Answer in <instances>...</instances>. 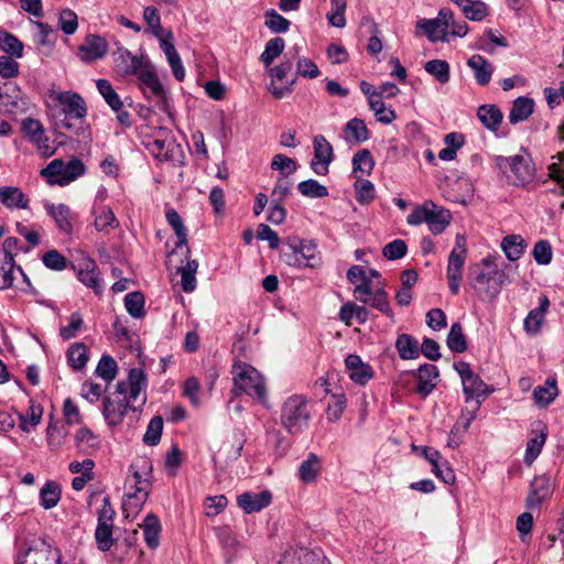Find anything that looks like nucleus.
Here are the masks:
<instances>
[{
	"label": "nucleus",
	"instance_id": "obj_1",
	"mask_svg": "<svg viewBox=\"0 0 564 564\" xmlns=\"http://www.w3.org/2000/svg\"><path fill=\"white\" fill-rule=\"evenodd\" d=\"M312 417L308 400L303 394H293L282 404L280 421L291 435L303 433Z\"/></svg>",
	"mask_w": 564,
	"mask_h": 564
},
{
	"label": "nucleus",
	"instance_id": "obj_2",
	"mask_svg": "<svg viewBox=\"0 0 564 564\" xmlns=\"http://www.w3.org/2000/svg\"><path fill=\"white\" fill-rule=\"evenodd\" d=\"M496 167L502 173L507 183L522 186L534 176V167L528 155L496 156Z\"/></svg>",
	"mask_w": 564,
	"mask_h": 564
},
{
	"label": "nucleus",
	"instance_id": "obj_3",
	"mask_svg": "<svg viewBox=\"0 0 564 564\" xmlns=\"http://www.w3.org/2000/svg\"><path fill=\"white\" fill-rule=\"evenodd\" d=\"M232 393L239 397L243 393L260 402L267 401V389L262 375L251 366L239 367L234 373Z\"/></svg>",
	"mask_w": 564,
	"mask_h": 564
},
{
	"label": "nucleus",
	"instance_id": "obj_4",
	"mask_svg": "<svg viewBox=\"0 0 564 564\" xmlns=\"http://www.w3.org/2000/svg\"><path fill=\"white\" fill-rule=\"evenodd\" d=\"M454 369L460 377L466 403L480 405L491 392V389L475 373L466 361H457Z\"/></svg>",
	"mask_w": 564,
	"mask_h": 564
},
{
	"label": "nucleus",
	"instance_id": "obj_5",
	"mask_svg": "<svg viewBox=\"0 0 564 564\" xmlns=\"http://www.w3.org/2000/svg\"><path fill=\"white\" fill-rule=\"evenodd\" d=\"M116 511L110 503V499L106 496L102 499V505L98 510L97 527L95 530V540L97 547L102 551H109L116 540L112 538L113 519Z\"/></svg>",
	"mask_w": 564,
	"mask_h": 564
},
{
	"label": "nucleus",
	"instance_id": "obj_6",
	"mask_svg": "<svg viewBox=\"0 0 564 564\" xmlns=\"http://www.w3.org/2000/svg\"><path fill=\"white\" fill-rule=\"evenodd\" d=\"M85 173L82 160L73 158L67 163L62 160H53L41 172L42 175L54 178V183L62 186L69 184Z\"/></svg>",
	"mask_w": 564,
	"mask_h": 564
},
{
	"label": "nucleus",
	"instance_id": "obj_7",
	"mask_svg": "<svg viewBox=\"0 0 564 564\" xmlns=\"http://www.w3.org/2000/svg\"><path fill=\"white\" fill-rule=\"evenodd\" d=\"M145 402V394L141 398L139 406L130 404L129 401H127V399L123 398L122 395H118L115 393L112 395H105L102 415L108 425L117 426L123 421L128 410L137 411L139 408L143 406Z\"/></svg>",
	"mask_w": 564,
	"mask_h": 564
},
{
	"label": "nucleus",
	"instance_id": "obj_8",
	"mask_svg": "<svg viewBox=\"0 0 564 564\" xmlns=\"http://www.w3.org/2000/svg\"><path fill=\"white\" fill-rule=\"evenodd\" d=\"M492 276L494 269L491 268L490 256L484 258L480 263L470 267L471 285L484 301L491 302L494 300V291L490 286Z\"/></svg>",
	"mask_w": 564,
	"mask_h": 564
},
{
	"label": "nucleus",
	"instance_id": "obj_9",
	"mask_svg": "<svg viewBox=\"0 0 564 564\" xmlns=\"http://www.w3.org/2000/svg\"><path fill=\"white\" fill-rule=\"evenodd\" d=\"M17 564H61V554L45 540L39 539L18 556Z\"/></svg>",
	"mask_w": 564,
	"mask_h": 564
},
{
	"label": "nucleus",
	"instance_id": "obj_10",
	"mask_svg": "<svg viewBox=\"0 0 564 564\" xmlns=\"http://www.w3.org/2000/svg\"><path fill=\"white\" fill-rule=\"evenodd\" d=\"M147 386L148 379L143 369L134 367L129 370L127 381L117 382L115 394L122 395L130 404H133L139 399L141 392L145 391Z\"/></svg>",
	"mask_w": 564,
	"mask_h": 564
},
{
	"label": "nucleus",
	"instance_id": "obj_11",
	"mask_svg": "<svg viewBox=\"0 0 564 564\" xmlns=\"http://www.w3.org/2000/svg\"><path fill=\"white\" fill-rule=\"evenodd\" d=\"M313 149L314 158L311 162V169L315 174L325 176L334 159L333 147L324 135L317 134L313 140Z\"/></svg>",
	"mask_w": 564,
	"mask_h": 564
},
{
	"label": "nucleus",
	"instance_id": "obj_12",
	"mask_svg": "<svg viewBox=\"0 0 564 564\" xmlns=\"http://www.w3.org/2000/svg\"><path fill=\"white\" fill-rule=\"evenodd\" d=\"M451 19V10L449 9H441L435 19H421L417 21V28L423 30L427 35L429 40L432 42H448V36L446 34L447 22Z\"/></svg>",
	"mask_w": 564,
	"mask_h": 564
},
{
	"label": "nucleus",
	"instance_id": "obj_13",
	"mask_svg": "<svg viewBox=\"0 0 564 564\" xmlns=\"http://www.w3.org/2000/svg\"><path fill=\"white\" fill-rule=\"evenodd\" d=\"M410 373L417 379L414 392L422 399L427 398L436 388L440 371L435 365H421L416 370H412Z\"/></svg>",
	"mask_w": 564,
	"mask_h": 564
},
{
	"label": "nucleus",
	"instance_id": "obj_14",
	"mask_svg": "<svg viewBox=\"0 0 564 564\" xmlns=\"http://www.w3.org/2000/svg\"><path fill=\"white\" fill-rule=\"evenodd\" d=\"M55 99L63 107L62 110L66 118L82 120L86 117V102L79 94L73 91H62L56 95Z\"/></svg>",
	"mask_w": 564,
	"mask_h": 564
},
{
	"label": "nucleus",
	"instance_id": "obj_15",
	"mask_svg": "<svg viewBox=\"0 0 564 564\" xmlns=\"http://www.w3.org/2000/svg\"><path fill=\"white\" fill-rule=\"evenodd\" d=\"M108 52L107 41L99 35L89 34L78 47L79 58L85 63H91L102 58Z\"/></svg>",
	"mask_w": 564,
	"mask_h": 564
},
{
	"label": "nucleus",
	"instance_id": "obj_16",
	"mask_svg": "<svg viewBox=\"0 0 564 564\" xmlns=\"http://www.w3.org/2000/svg\"><path fill=\"white\" fill-rule=\"evenodd\" d=\"M76 270L77 279L86 286L93 289L95 293L102 291L101 280L96 262L90 258H84L77 267H73Z\"/></svg>",
	"mask_w": 564,
	"mask_h": 564
},
{
	"label": "nucleus",
	"instance_id": "obj_17",
	"mask_svg": "<svg viewBox=\"0 0 564 564\" xmlns=\"http://www.w3.org/2000/svg\"><path fill=\"white\" fill-rule=\"evenodd\" d=\"M272 495L269 490L260 492L246 491L237 497V505L245 513L259 512L271 503Z\"/></svg>",
	"mask_w": 564,
	"mask_h": 564
},
{
	"label": "nucleus",
	"instance_id": "obj_18",
	"mask_svg": "<svg viewBox=\"0 0 564 564\" xmlns=\"http://www.w3.org/2000/svg\"><path fill=\"white\" fill-rule=\"evenodd\" d=\"M345 366L349 378L359 386H365L373 377V370L370 365L365 364L360 356L350 354L345 359Z\"/></svg>",
	"mask_w": 564,
	"mask_h": 564
},
{
	"label": "nucleus",
	"instance_id": "obj_19",
	"mask_svg": "<svg viewBox=\"0 0 564 564\" xmlns=\"http://www.w3.org/2000/svg\"><path fill=\"white\" fill-rule=\"evenodd\" d=\"M135 75L147 98L162 94V89H164V87L154 72L153 66L149 62H145Z\"/></svg>",
	"mask_w": 564,
	"mask_h": 564
},
{
	"label": "nucleus",
	"instance_id": "obj_20",
	"mask_svg": "<svg viewBox=\"0 0 564 564\" xmlns=\"http://www.w3.org/2000/svg\"><path fill=\"white\" fill-rule=\"evenodd\" d=\"M467 253L451 252L448 256L446 276L448 280V288L452 294L456 295L460 289L463 279V268L466 261Z\"/></svg>",
	"mask_w": 564,
	"mask_h": 564
},
{
	"label": "nucleus",
	"instance_id": "obj_21",
	"mask_svg": "<svg viewBox=\"0 0 564 564\" xmlns=\"http://www.w3.org/2000/svg\"><path fill=\"white\" fill-rule=\"evenodd\" d=\"M553 491L551 478L546 475L536 476L531 482V491L527 498L529 508H535L551 497Z\"/></svg>",
	"mask_w": 564,
	"mask_h": 564
},
{
	"label": "nucleus",
	"instance_id": "obj_22",
	"mask_svg": "<svg viewBox=\"0 0 564 564\" xmlns=\"http://www.w3.org/2000/svg\"><path fill=\"white\" fill-rule=\"evenodd\" d=\"M112 55L117 73L124 76L135 75L144 64L139 57L132 55L123 47H119Z\"/></svg>",
	"mask_w": 564,
	"mask_h": 564
},
{
	"label": "nucleus",
	"instance_id": "obj_23",
	"mask_svg": "<svg viewBox=\"0 0 564 564\" xmlns=\"http://www.w3.org/2000/svg\"><path fill=\"white\" fill-rule=\"evenodd\" d=\"M149 487L148 480H135L130 485L123 500V510L128 511L131 508L139 511L148 499Z\"/></svg>",
	"mask_w": 564,
	"mask_h": 564
},
{
	"label": "nucleus",
	"instance_id": "obj_24",
	"mask_svg": "<svg viewBox=\"0 0 564 564\" xmlns=\"http://www.w3.org/2000/svg\"><path fill=\"white\" fill-rule=\"evenodd\" d=\"M550 301L546 295L539 297V306L529 312L523 322L524 330L528 334L536 335L545 318V313L549 310Z\"/></svg>",
	"mask_w": 564,
	"mask_h": 564
},
{
	"label": "nucleus",
	"instance_id": "obj_25",
	"mask_svg": "<svg viewBox=\"0 0 564 564\" xmlns=\"http://www.w3.org/2000/svg\"><path fill=\"white\" fill-rule=\"evenodd\" d=\"M0 203L8 209H26L30 199L17 186L0 187Z\"/></svg>",
	"mask_w": 564,
	"mask_h": 564
},
{
	"label": "nucleus",
	"instance_id": "obj_26",
	"mask_svg": "<svg viewBox=\"0 0 564 564\" xmlns=\"http://www.w3.org/2000/svg\"><path fill=\"white\" fill-rule=\"evenodd\" d=\"M322 471L321 458L315 453H310L297 468V477L304 484H313Z\"/></svg>",
	"mask_w": 564,
	"mask_h": 564
},
{
	"label": "nucleus",
	"instance_id": "obj_27",
	"mask_svg": "<svg viewBox=\"0 0 564 564\" xmlns=\"http://www.w3.org/2000/svg\"><path fill=\"white\" fill-rule=\"evenodd\" d=\"M165 217H166L167 224L173 228V230L177 237V240L175 242V248L176 249L185 248V257L188 258L191 250L187 246V242H188L187 229L184 226L183 219L181 218L178 213L173 208H170L166 210Z\"/></svg>",
	"mask_w": 564,
	"mask_h": 564
},
{
	"label": "nucleus",
	"instance_id": "obj_28",
	"mask_svg": "<svg viewBox=\"0 0 564 564\" xmlns=\"http://www.w3.org/2000/svg\"><path fill=\"white\" fill-rule=\"evenodd\" d=\"M47 214L54 219L57 228L64 234H70L73 231V225L70 220V209L65 204L54 205L52 203H45L44 205Z\"/></svg>",
	"mask_w": 564,
	"mask_h": 564
},
{
	"label": "nucleus",
	"instance_id": "obj_29",
	"mask_svg": "<svg viewBox=\"0 0 564 564\" xmlns=\"http://www.w3.org/2000/svg\"><path fill=\"white\" fill-rule=\"evenodd\" d=\"M95 217L94 226L96 230L101 232H109L119 226V220L116 218L112 209L104 205H95L93 208Z\"/></svg>",
	"mask_w": 564,
	"mask_h": 564
},
{
	"label": "nucleus",
	"instance_id": "obj_30",
	"mask_svg": "<svg viewBox=\"0 0 564 564\" xmlns=\"http://www.w3.org/2000/svg\"><path fill=\"white\" fill-rule=\"evenodd\" d=\"M500 247L509 261H517L523 256L527 242L521 235L511 234L503 237Z\"/></svg>",
	"mask_w": 564,
	"mask_h": 564
},
{
	"label": "nucleus",
	"instance_id": "obj_31",
	"mask_svg": "<svg viewBox=\"0 0 564 564\" xmlns=\"http://www.w3.org/2000/svg\"><path fill=\"white\" fill-rule=\"evenodd\" d=\"M467 65L473 70L478 85L486 86L489 84L492 75V67L488 61H486L481 55L475 54L468 58Z\"/></svg>",
	"mask_w": 564,
	"mask_h": 564
},
{
	"label": "nucleus",
	"instance_id": "obj_32",
	"mask_svg": "<svg viewBox=\"0 0 564 564\" xmlns=\"http://www.w3.org/2000/svg\"><path fill=\"white\" fill-rule=\"evenodd\" d=\"M452 214L448 209L437 206L435 204V208H430L429 217H427V226L432 234L440 235L442 234L451 224Z\"/></svg>",
	"mask_w": 564,
	"mask_h": 564
},
{
	"label": "nucleus",
	"instance_id": "obj_33",
	"mask_svg": "<svg viewBox=\"0 0 564 564\" xmlns=\"http://www.w3.org/2000/svg\"><path fill=\"white\" fill-rule=\"evenodd\" d=\"M357 300L380 311L382 314L388 316L391 321L394 319V314L390 307L388 293L383 290V288H378L373 292V294H371L368 297H362V296L357 295Z\"/></svg>",
	"mask_w": 564,
	"mask_h": 564
},
{
	"label": "nucleus",
	"instance_id": "obj_34",
	"mask_svg": "<svg viewBox=\"0 0 564 564\" xmlns=\"http://www.w3.org/2000/svg\"><path fill=\"white\" fill-rule=\"evenodd\" d=\"M142 529L145 544L151 550H155L160 545V519L155 514L149 513L143 520Z\"/></svg>",
	"mask_w": 564,
	"mask_h": 564
},
{
	"label": "nucleus",
	"instance_id": "obj_35",
	"mask_svg": "<svg viewBox=\"0 0 564 564\" xmlns=\"http://www.w3.org/2000/svg\"><path fill=\"white\" fill-rule=\"evenodd\" d=\"M395 349L401 359H416L420 356L419 341L409 334H400L395 340Z\"/></svg>",
	"mask_w": 564,
	"mask_h": 564
},
{
	"label": "nucleus",
	"instance_id": "obj_36",
	"mask_svg": "<svg viewBox=\"0 0 564 564\" xmlns=\"http://www.w3.org/2000/svg\"><path fill=\"white\" fill-rule=\"evenodd\" d=\"M75 442L78 451L85 455L94 454L100 445L99 437L88 427H82L76 432Z\"/></svg>",
	"mask_w": 564,
	"mask_h": 564
},
{
	"label": "nucleus",
	"instance_id": "obj_37",
	"mask_svg": "<svg viewBox=\"0 0 564 564\" xmlns=\"http://www.w3.org/2000/svg\"><path fill=\"white\" fill-rule=\"evenodd\" d=\"M301 254L302 262L306 268H316L321 264V257L317 252V246L314 241L297 240L293 241Z\"/></svg>",
	"mask_w": 564,
	"mask_h": 564
},
{
	"label": "nucleus",
	"instance_id": "obj_38",
	"mask_svg": "<svg viewBox=\"0 0 564 564\" xmlns=\"http://www.w3.org/2000/svg\"><path fill=\"white\" fill-rule=\"evenodd\" d=\"M375 161L371 152L368 149H361L357 151L352 156V175L357 176L360 173L361 177L370 175L373 170Z\"/></svg>",
	"mask_w": 564,
	"mask_h": 564
},
{
	"label": "nucleus",
	"instance_id": "obj_39",
	"mask_svg": "<svg viewBox=\"0 0 564 564\" xmlns=\"http://www.w3.org/2000/svg\"><path fill=\"white\" fill-rule=\"evenodd\" d=\"M534 101L528 97H518L512 105L509 120L511 123H517L529 118L533 112Z\"/></svg>",
	"mask_w": 564,
	"mask_h": 564
},
{
	"label": "nucleus",
	"instance_id": "obj_40",
	"mask_svg": "<svg viewBox=\"0 0 564 564\" xmlns=\"http://www.w3.org/2000/svg\"><path fill=\"white\" fill-rule=\"evenodd\" d=\"M198 262L196 260H187L185 265L178 268L181 273V288L185 293H192L197 285L196 272Z\"/></svg>",
	"mask_w": 564,
	"mask_h": 564
},
{
	"label": "nucleus",
	"instance_id": "obj_41",
	"mask_svg": "<svg viewBox=\"0 0 564 564\" xmlns=\"http://www.w3.org/2000/svg\"><path fill=\"white\" fill-rule=\"evenodd\" d=\"M88 349L83 343L72 344L67 350V361L74 370H82L88 361Z\"/></svg>",
	"mask_w": 564,
	"mask_h": 564
},
{
	"label": "nucleus",
	"instance_id": "obj_42",
	"mask_svg": "<svg viewBox=\"0 0 564 564\" xmlns=\"http://www.w3.org/2000/svg\"><path fill=\"white\" fill-rule=\"evenodd\" d=\"M61 486L55 481H47L40 490L41 506L48 510L54 508L61 500Z\"/></svg>",
	"mask_w": 564,
	"mask_h": 564
},
{
	"label": "nucleus",
	"instance_id": "obj_43",
	"mask_svg": "<svg viewBox=\"0 0 564 564\" xmlns=\"http://www.w3.org/2000/svg\"><path fill=\"white\" fill-rule=\"evenodd\" d=\"M284 47L285 42L282 37L276 36L269 40L264 46V51L260 55V62L265 67H270L274 59L283 53Z\"/></svg>",
	"mask_w": 564,
	"mask_h": 564
},
{
	"label": "nucleus",
	"instance_id": "obj_44",
	"mask_svg": "<svg viewBox=\"0 0 564 564\" xmlns=\"http://www.w3.org/2000/svg\"><path fill=\"white\" fill-rule=\"evenodd\" d=\"M0 48L12 57L21 58L24 45L14 34L0 31Z\"/></svg>",
	"mask_w": 564,
	"mask_h": 564
},
{
	"label": "nucleus",
	"instance_id": "obj_45",
	"mask_svg": "<svg viewBox=\"0 0 564 564\" xmlns=\"http://www.w3.org/2000/svg\"><path fill=\"white\" fill-rule=\"evenodd\" d=\"M557 395L555 379H546L543 386H538L533 391V399L536 404L545 406Z\"/></svg>",
	"mask_w": 564,
	"mask_h": 564
},
{
	"label": "nucleus",
	"instance_id": "obj_46",
	"mask_svg": "<svg viewBox=\"0 0 564 564\" xmlns=\"http://www.w3.org/2000/svg\"><path fill=\"white\" fill-rule=\"evenodd\" d=\"M96 87L98 89V93L102 96L107 105L112 110H119L123 107V102L120 98V96L116 93L113 89L111 83L107 79H98L96 82Z\"/></svg>",
	"mask_w": 564,
	"mask_h": 564
},
{
	"label": "nucleus",
	"instance_id": "obj_47",
	"mask_svg": "<svg viewBox=\"0 0 564 564\" xmlns=\"http://www.w3.org/2000/svg\"><path fill=\"white\" fill-rule=\"evenodd\" d=\"M447 347L453 352H464L467 350L466 337L459 323L452 324L446 338Z\"/></svg>",
	"mask_w": 564,
	"mask_h": 564
},
{
	"label": "nucleus",
	"instance_id": "obj_48",
	"mask_svg": "<svg viewBox=\"0 0 564 564\" xmlns=\"http://www.w3.org/2000/svg\"><path fill=\"white\" fill-rule=\"evenodd\" d=\"M424 70L432 75L440 84H447L451 78L449 64L444 59H431L424 65Z\"/></svg>",
	"mask_w": 564,
	"mask_h": 564
},
{
	"label": "nucleus",
	"instance_id": "obj_49",
	"mask_svg": "<svg viewBox=\"0 0 564 564\" xmlns=\"http://www.w3.org/2000/svg\"><path fill=\"white\" fill-rule=\"evenodd\" d=\"M300 48L294 46L289 53L285 55V58L276 66L269 68V74L273 79L284 80L286 75L293 68V58L297 57Z\"/></svg>",
	"mask_w": 564,
	"mask_h": 564
},
{
	"label": "nucleus",
	"instance_id": "obj_50",
	"mask_svg": "<svg viewBox=\"0 0 564 564\" xmlns=\"http://www.w3.org/2000/svg\"><path fill=\"white\" fill-rule=\"evenodd\" d=\"M143 19L148 24V32H150L153 36L160 37L165 34L170 30L163 29L161 25V17L155 7L148 6L143 10Z\"/></svg>",
	"mask_w": 564,
	"mask_h": 564
},
{
	"label": "nucleus",
	"instance_id": "obj_51",
	"mask_svg": "<svg viewBox=\"0 0 564 564\" xmlns=\"http://www.w3.org/2000/svg\"><path fill=\"white\" fill-rule=\"evenodd\" d=\"M144 295L139 291L130 292L124 296L126 310L133 318L144 316Z\"/></svg>",
	"mask_w": 564,
	"mask_h": 564
},
{
	"label": "nucleus",
	"instance_id": "obj_52",
	"mask_svg": "<svg viewBox=\"0 0 564 564\" xmlns=\"http://www.w3.org/2000/svg\"><path fill=\"white\" fill-rule=\"evenodd\" d=\"M369 107L375 112L377 120L383 124H389L397 118L395 111L392 108H387L381 98L371 96Z\"/></svg>",
	"mask_w": 564,
	"mask_h": 564
},
{
	"label": "nucleus",
	"instance_id": "obj_53",
	"mask_svg": "<svg viewBox=\"0 0 564 564\" xmlns=\"http://www.w3.org/2000/svg\"><path fill=\"white\" fill-rule=\"evenodd\" d=\"M117 372L118 365L116 360L109 355H104L96 367V375L109 383L116 378Z\"/></svg>",
	"mask_w": 564,
	"mask_h": 564
},
{
	"label": "nucleus",
	"instance_id": "obj_54",
	"mask_svg": "<svg viewBox=\"0 0 564 564\" xmlns=\"http://www.w3.org/2000/svg\"><path fill=\"white\" fill-rule=\"evenodd\" d=\"M85 329V322L79 312H74L69 316V322L66 326L59 328V336L64 340L75 338L77 334Z\"/></svg>",
	"mask_w": 564,
	"mask_h": 564
},
{
	"label": "nucleus",
	"instance_id": "obj_55",
	"mask_svg": "<svg viewBox=\"0 0 564 564\" xmlns=\"http://www.w3.org/2000/svg\"><path fill=\"white\" fill-rule=\"evenodd\" d=\"M163 431V419L160 415L153 416L143 435V443L149 446L158 445L161 441Z\"/></svg>",
	"mask_w": 564,
	"mask_h": 564
},
{
	"label": "nucleus",
	"instance_id": "obj_56",
	"mask_svg": "<svg viewBox=\"0 0 564 564\" xmlns=\"http://www.w3.org/2000/svg\"><path fill=\"white\" fill-rule=\"evenodd\" d=\"M297 189L303 196L310 198H323L328 195L327 187L313 178L300 182Z\"/></svg>",
	"mask_w": 564,
	"mask_h": 564
},
{
	"label": "nucleus",
	"instance_id": "obj_57",
	"mask_svg": "<svg viewBox=\"0 0 564 564\" xmlns=\"http://www.w3.org/2000/svg\"><path fill=\"white\" fill-rule=\"evenodd\" d=\"M546 441V434L541 432L531 437L527 443L524 462L527 465H531L540 455Z\"/></svg>",
	"mask_w": 564,
	"mask_h": 564
},
{
	"label": "nucleus",
	"instance_id": "obj_58",
	"mask_svg": "<svg viewBox=\"0 0 564 564\" xmlns=\"http://www.w3.org/2000/svg\"><path fill=\"white\" fill-rule=\"evenodd\" d=\"M345 131L351 135L357 142L361 143L370 138V132L364 120L359 118H352L345 126Z\"/></svg>",
	"mask_w": 564,
	"mask_h": 564
},
{
	"label": "nucleus",
	"instance_id": "obj_59",
	"mask_svg": "<svg viewBox=\"0 0 564 564\" xmlns=\"http://www.w3.org/2000/svg\"><path fill=\"white\" fill-rule=\"evenodd\" d=\"M264 24L274 33H284L289 30L291 22L283 15L278 13L274 9L265 11Z\"/></svg>",
	"mask_w": 564,
	"mask_h": 564
},
{
	"label": "nucleus",
	"instance_id": "obj_60",
	"mask_svg": "<svg viewBox=\"0 0 564 564\" xmlns=\"http://www.w3.org/2000/svg\"><path fill=\"white\" fill-rule=\"evenodd\" d=\"M355 188H356V199L360 204H369L375 199V186L373 184L362 178L361 176H356Z\"/></svg>",
	"mask_w": 564,
	"mask_h": 564
},
{
	"label": "nucleus",
	"instance_id": "obj_61",
	"mask_svg": "<svg viewBox=\"0 0 564 564\" xmlns=\"http://www.w3.org/2000/svg\"><path fill=\"white\" fill-rule=\"evenodd\" d=\"M430 208H435V203L431 199H426L422 205L413 208L411 214L406 217V223L410 226H419L423 223L427 224Z\"/></svg>",
	"mask_w": 564,
	"mask_h": 564
},
{
	"label": "nucleus",
	"instance_id": "obj_62",
	"mask_svg": "<svg viewBox=\"0 0 564 564\" xmlns=\"http://www.w3.org/2000/svg\"><path fill=\"white\" fill-rule=\"evenodd\" d=\"M58 25L64 34H74L78 28L77 14L70 9H63L58 15Z\"/></svg>",
	"mask_w": 564,
	"mask_h": 564
},
{
	"label": "nucleus",
	"instance_id": "obj_63",
	"mask_svg": "<svg viewBox=\"0 0 564 564\" xmlns=\"http://www.w3.org/2000/svg\"><path fill=\"white\" fill-rule=\"evenodd\" d=\"M296 162L284 155V154H275L271 161V169L274 171H280L281 176L288 177L290 174L296 171Z\"/></svg>",
	"mask_w": 564,
	"mask_h": 564
},
{
	"label": "nucleus",
	"instance_id": "obj_64",
	"mask_svg": "<svg viewBox=\"0 0 564 564\" xmlns=\"http://www.w3.org/2000/svg\"><path fill=\"white\" fill-rule=\"evenodd\" d=\"M43 264L54 271H62L67 267V259L57 250L46 251L42 257Z\"/></svg>",
	"mask_w": 564,
	"mask_h": 564
}]
</instances>
